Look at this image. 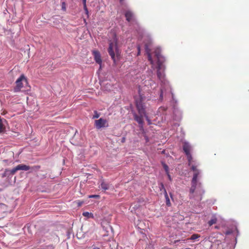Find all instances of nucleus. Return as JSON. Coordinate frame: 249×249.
Listing matches in <instances>:
<instances>
[{
  "label": "nucleus",
  "instance_id": "8",
  "mask_svg": "<svg viewBox=\"0 0 249 249\" xmlns=\"http://www.w3.org/2000/svg\"><path fill=\"white\" fill-rule=\"evenodd\" d=\"M94 125L98 129H101L102 127H107L108 126L107 120L102 118L95 120Z\"/></svg>",
  "mask_w": 249,
  "mask_h": 249
},
{
  "label": "nucleus",
  "instance_id": "39",
  "mask_svg": "<svg viewBox=\"0 0 249 249\" xmlns=\"http://www.w3.org/2000/svg\"><path fill=\"white\" fill-rule=\"evenodd\" d=\"M190 249V248H187V249Z\"/></svg>",
  "mask_w": 249,
  "mask_h": 249
},
{
  "label": "nucleus",
  "instance_id": "4",
  "mask_svg": "<svg viewBox=\"0 0 249 249\" xmlns=\"http://www.w3.org/2000/svg\"><path fill=\"white\" fill-rule=\"evenodd\" d=\"M125 17L126 18V20L128 22L134 21L135 22V30L138 33V35L140 37H143V30L142 29L138 23L135 21V17L133 13L130 10H127L125 12Z\"/></svg>",
  "mask_w": 249,
  "mask_h": 249
},
{
  "label": "nucleus",
  "instance_id": "24",
  "mask_svg": "<svg viewBox=\"0 0 249 249\" xmlns=\"http://www.w3.org/2000/svg\"><path fill=\"white\" fill-rule=\"evenodd\" d=\"M94 114L92 117L93 119L98 118L99 117L100 114L98 113L97 111H94Z\"/></svg>",
  "mask_w": 249,
  "mask_h": 249
},
{
  "label": "nucleus",
  "instance_id": "21",
  "mask_svg": "<svg viewBox=\"0 0 249 249\" xmlns=\"http://www.w3.org/2000/svg\"><path fill=\"white\" fill-rule=\"evenodd\" d=\"M199 237H200V235H199L197 234H194L191 236L190 239H191L192 240H196L197 238H198Z\"/></svg>",
  "mask_w": 249,
  "mask_h": 249
},
{
  "label": "nucleus",
  "instance_id": "18",
  "mask_svg": "<svg viewBox=\"0 0 249 249\" xmlns=\"http://www.w3.org/2000/svg\"><path fill=\"white\" fill-rule=\"evenodd\" d=\"M83 215L85 217H87L88 218H93L94 217L93 214L92 213H89L88 212H84L83 213Z\"/></svg>",
  "mask_w": 249,
  "mask_h": 249
},
{
  "label": "nucleus",
  "instance_id": "3",
  "mask_svg": "<svg viewBox=\"0 0 249 249\" xmlns=\"http://www.w3.org/2000/svg\"><path fill=\"white\" fill-rule=\"evenodd\" d=\"M139 97H136L135 103L137 109L138 111L139 115H144L146 120L147 121L148 124H151V121L147 116L145 111V106L144 104V101L148 100L149 96L146 97L142 93V90L141 89L140 87H139Z\"/></svg>",
  "mask_w": 249,
  "mask_h": 249
},
{
  "label": "nucleus",
  "instance_id": "17",
  "mask_svg": "<svg viewBox=\"0 0 249 249\" xmlns=\"http://www.w3.org/2000/svg\"><path fill=\"white\" fill-rule=\"evenodd\" d=\"M217 218L215 216H213V218L208 221V223L209 226H212L213 224H215L217 222Z\"/></svg>",
  "mask_w": 249,
  "mask_h": 249
},
{
  "label": "nucleus",
  "instance_id": "10",
  "mask_svg": "<svg viewBox=\"0 0 249 249\" xmlns=\"http://www.w3.org/2000/svg\"><path fill=\"white\" fill-rule=\"evenodd\" d=\"M93 54L94 55V60L97 63L100 65V68H101L102 59L100 53L97 51H93Z\"/></svg>",
  "mask_w": 249,
  "mask_h": 249
},
{
  "label": "nucleus",
  "instance_id": "25",
  "mask_svg": "<svg viewBox=\"0 0 249 249\" xmlns=\"http://www.w3.org/2000/svg\"><path fill=\"white\" fill-rule=\"evenodd\" d=\"M166 108L164 107H161L160 108H159V112L160 113H162L163 111H165L166 110Z\"/></svg>",
  "mask_w": 249,
  "mask_h": 249
},
{
  "label": "nucleus",
  "instance_id": "38",
  "mask_svg": "<svg viewBox=\"0 0 249 249\" xmlns=\"http://www.w3.org/2000/svg\"><path fill=\"white\" fill-rule=\"evenodd\" d=\"M84 22H85V23H86V19H84Z\"/></svg>",
  "mask_w": 249,
  "mask_h": 249
},
{
  "label": "nucleus",
  "instance_id": "35",
  "mask_svg": "<svg viewBox=\"0 0 249 249\" xmlns=\"http://www.w3.org/2000/svg\"><path fill=\"white\" fill-rule=\"evenodd\" d=\"M123 1H124V0H120V2L121 3H122Z\"/></svg>",
  "mask_w": 249,
  "mask_h": 249
},
{
  "label": "nucleus",
  "instance_id": "16",
  "mask_svg": "<svg viewBox=\"0 0 249 249\" xmlns=\"http://www.w3.org/2000/svg\"><path fill=\"white\" fill-rule=\"evenodd\" d=\"M164 194L165 197V199H166V205L167 206H169L171 205V203H170V199H169V198L168 197V194H167V193L166 192V189H164Z\"/></svg>",
  "mask_w": 249,
  "mask_h": 249
},
{
  "label": "nucleus",
  "instance_id": "27",
  "mask_svg": "<svg viewBox=\"0 0 249 249\" xmlns=\"http://www.w3.org/2000/svg\"><path fill=\"white\" fill-rule=\"evenodd\" d=\"M233 231L231 230H228L225 232L226 235H229L232 233Z\"/></svg>",
  "mask_w": 249,
  "mask_h": 249
},
{
  "label": "nucleus",
  "instance_id": "26",
  "mask_svg": "<svg viewBox=\"0 0 249 249\" xmlns=\"http://www.w3.org/2000/svg\"><path fill=\"white\" fill-rule=\"evenodd\" d=\"M54 249V247L52 245H49L48 246H47L45 248V249Z\"/></svg>",
  "mask_w": 249,
  "mask_h": 249
},
{
  "label": "nucleus",
  "instance_id": "23",
  "mask_svg": "<svg viewBox=\"0 0 249 249\" xmlns=\"http://www.w3.org/2000/svg\"><path fill=\"white\" fill-rule=\"evenodd\" d=\"M61 9L63 11H66V3L65 1H63L61 3Z\"/></svg>",
  "mask_w": 249,
  "mask_h": 249
},
{
  "label": "nucleus",
  "instance_id": "14",
  "mask_svg": "<svg viewBox=\"0 0 249 249\" xmlns=\"http://www.w3.org/2000/svg\"><path fill=\"white\" fill-rule=\"evenodd\" d=\"M18 171V166H17L16 167H15V168H13L12 169L6 170L5 171V172H6V173L7 174H9V175H13Z\"/></svg>",
  "mask_w": 249,
  "mask_h": 249
},
{
  "label": "nucleus",
  "instance_id": "9",
  "mask_svg": "<svg viewBox=\"0 0 249 249\" xmlns=\"http://www.w3.org/2000/svg\"><path fill=\"white\" fill-rule=\"evenodd\" d=\"M23 81L26 82V79L24 75H21L20 77L17 80L16 83V86L14 88V91L16 92H18L23 87V85L22 83Z\"/></svg>",
  "mask_w": 249,
  "mask_h": 249
},
{
  "label": "nucleus",
  "instance_id": "15",
  "mask_svg": "<svg viewBox=\"0 0 249 249\" xmlns=\"http://www.w3.org/2000/svg\"><path fill=\"white\" fill-rule=\"evenodd\" d=\"M100 186L101 188L104 191L108 190L109 187V184L103 180L101 181Z\"/></svg>",
  "mask_w": 249,
  "mask_h": 249
},
{
  "label": "nucleus",
  "instance_id": "32",
  "mask_svg": "<svg viewBox=\"0 0 249 249\" xmlns=\"http://www.w3.org/2000/svg\"><path fill=\"white\" fill-rule=\"evenodd\" d=\"M99 196L98 195H91L89 196V197L90 198H96L98 197Z\"/></svg>",
  "mask_w": 249,
  "mask_h": 249
},
{
  "label": "nucleus",
  "instance_id": "30",
  "mask_svg": "<svg viewBox=\"0 0 249 249\" xmlns=\"http://www.w3.org/2000/svg\"><path fill=\"white\" fill-rule=\"evenodd\" d=\"M137 49H138V55H140V46H138L137 47Z\"/></svg>",
  "mask_w": 249,
  "mask_h": 249
},
{
  "label": "nucleus",
  "instance_id": "33",
  "mask_svg": "<svg viewBox=\"0 0 249 249\" xmlns=\"http://www.w3.org/2000/svg\"><path fill=\"white\" fill-rule=\"evenodd\" d=\"M144 139L145 140L146 142H149L148 138L147 136H144Z\"/></svg>",
  "mask_w": 249,
  "mask_h": 249
},
{
  "label": "nucleus",
  "instance_id": "31",
  "mask_svg": "<svg viewBox=\"0 0 249 249\" xmlns=\"http://www.w3.org/2000/svg\"><path fill=\"white\" fill-rule=\"evenodd\" d=\"M160 190H161L162 189H163L164 190V189H165V188H164V185L162 183H161L160 185Z\"/></svg>",
  "mask_w": 249,
  "mask_h": 249
},
{
  "label": "nucleus",
  "instance_id": "2",
  "mask_svg": "<svg viewBox=\"0 0 249 249\" xmlns=\"http://www.w3.org/2000/svg\"><path fill=\"white\" fill-rule=\"evenodd\" d=\"M199 165V163L196 161L192 162V164L189 165L191 166V170L194 172L193 177L191 182V187L190 189V197L191 198H194V193L196 192L199 195V196L197 198L198 200L202 199L201 196L204 194L201 183L198 181L199 178L202 177L201 170L197 168Z\"/></svg>",
  "mask_w": 249,
  "mask_h": 249
},
{
  "label": "nucleus",
  "instance_id": "22",
  "mask_svg": "<svg viewBox=\"0 0 249 249\" xmlns=\"http://www.w3.org/2000/svg\"><path fill=\"white\" fill-rule=\"evenodd\" d=\"M162 165L163 166L164 169L166 173H168V172H169V168L168 165L163 162L162 163Z\"/></svg>",
  "mask_w": 249,
  "mask_h": 249
},
{
  "label": "nucleus",
  "instance_id": "19",
  "mask_svg": "<svg viewBox=\"0 0 249 249\" xmlns=\"http://www.w3.org/2000/svg\"><path fill=\"white\" fill-rule=\"evenodd\" d=\"M82 1L84 5V9L86 15H87V17H89V11L86 6V0H82Z\"/></svg>",
  "mask_w": 249,
  "mask_h": 249
},
{
  "label": "nucleus",
  "instance_id": "11",
  "mask_svg": "<svg viewBox=\"0 0 249 249\" xmlns=\"http://www.w3.org/2000/svg\"><path fill=\"white\" fill-rule=\"evenodd\" d=\"M144 117V115H141L140 116L138 115L136 113L134 114V117L135 120H136L139 124L141 125V127L142 128L143 127V117Z\"/></svg>",
  "mask_w": 249,
  "mask_h": 249
},
{
  "label": "nucleus",
  "instance_id": "37",
  "mask_svg": "<svg viewBox=\"0 0 249 249\" xmlns=\"http://www.w3.org/2000/svg\"><path fill=\"white\" fill-rule=\"evenodd\" d=\"M124 138H123V140H122V142H124Z\"/></svg>",
  "mask_w": 249,
  "mask_h": 249
},
{
  "label": "nucleus",
  "instance_id": "6",
  "mask_svg": "<svg viewBox=\"0 0 249 249\" xmlns=\"http://www.w3.org/2000/svg\"><path fill=\"white\" fill-rule=\"evenodd\" d=\"M152 40L150 38H149L148 41L145 43L144 47L146 53L147 54L148 56V59L150 61L151 64L152 65V68H154L155 63L154 61L153 60L152 57L150 49V47H151L152 45Z\"/></svg>",
  "mask_w": 249,
  "mask_h": 249
},
{
  "label": "nucleus",
  "instance_id": "36",
  "mask_svg": "<svg viewBox=\"0 0 249 249\" xmlns=\"http://www.w3.org/2000/svg\"><path fill=\"white\" fill-rule=\"evenodd\" d=\"M93 249H100L98 247H95V248H94Z\"/></svg>",
  "mask_w": 249,
  "mask_h": 249
},
{
  "label": "nucleus",
  "instance_id": "5",
  "mask_svg": "<svg viewBox=\"0 0 249 249\" xmlns=\"http://www.w3.org/2000/svg\"><path fill=\"white\" fill-rule=\"evenodd\" d=\"M182 144V148L184 152L187 156L188 161V165H191L192 164V162H194V160H193L192 156L191 154V152L193 150V147L188 142L186 141H184Z\"/></svg>",
  "mask_w": 249,
  "mask_h": 249
},
{
  "label": "nucleus",
  "instance_id": "28",
  "mask_svg": "<svg viewBox=\"0 0 249 249\" xmlns=\"http://www.w3.org/2000/svg\"><path fill=\"white\" fill-rule=\"evenodd\" d=\"M166 175H167V176H168V179H169L170 181H171V180H172V178H171V175H170V174H169V172H168V173H166Z\"/></svg>",
  "mask_w": 249,
  "mask_h": 249
},
{
  "label": "nucleus",
  "instance_id": "29",
  "mask_svg": "<svg viewBox=\"0 0 249 249\" xmlns=\"http://www.w3.org/2000/svg\"><path fill=\"white\" fill-rule=\"evenodd\" d=\"M139 207V206H138L137 205H134V207H132V206H131V211H133V209H137Z\"/></svg>",
  "mask_w": 249,
  "mask_h": 249
},
{
  "label": "nucleus",
  "instance_id": "12",
  "mask_svg": "<svg viewBox=\"0 0 249 249\" xmlns=\"http://www.w3.org/2000/svg\"><path fill=\"white\" fill-rule=\"evenodd\" d=\"M143 84L145 87L149 88V87H152L153 85H156L155 82L151 79L145 80Z\"/></svg>",
  "mask_w": 249,
  "mask_h": 249
},
{
  "label": "nucleus",
  "instance_id": "1",
  "mask_svg": "<svg viewBox=\"0 0 249 249\" xmlns=\"http://www.w3.org/2000/svg\"><path fill=\"white\" fill-rule=\"evenodd\" d=\"M154 53L156 60L157 61V76L161 82V89L159 100L162 101L163 96L166 97L170 94H171L172 97L174 100V95L172 92L170 86L165 78L164 73L161 71L162 69H164V66L163 65V63L165 61V59L160 54V48H156Z\"/></svg>",
  "mask_w": 249,
  "mask_h": 249
},
{
  "label": "nucleus",
  "instance_id": "34",
  "mask_svg": "<svg viewBox=\"0 0 249 249\" xmlns=\"http://www.w3.org/2000/svg\"><path fill=\"white\" fill-rule=\"evenodd\" d=\"M83 202H79L78 203V206H80L82 204Z\"/></svg>",
  "mask_w": 249,
  "mask_h": 249
},
{
  "label": "nucleus",
  "instance_id": "7",
  "mask_svg": "<svg viewBox=\"0 0 249 249\" xmlns=\"http://www.w3.org/2000/svg\"><path fill=\"white\" fill-rule=\"evenodd\" d=\"M117 41H115L109 43V47L108 48V52L114 63H115L116 61L115 52L117 51Z\"/></svg>",
  "mask_w": 249,
  "mask_h": 249
},
{
  "label": "nucleus",
  "instance_id": "13",
  "mask_svg": "<svg viewBox=\"0 0 249 249\" xmlns=\"http://www.w3.org/2000/svg\"><path fill=\"white\" fill-rule=\"evenodd\" d=\"M18 170L28 171L31 169V167L25 164H21L17 165Z\"/></svg>",
  "mask_w": 249,
  "mask_h": 249
},
{
  "label": "nucleus",
  "instance_id": "20",
  "mask_svg": "<svg viewBox=\"0 0 249 249\" xmlns=\"http://www.w3.org/2000/svg\"><path fill=\"white\" fill-rule=\"evenodd\" d=\"M5 131V127L1 120H0V133L4 132Z\"/></svg>",
  "mask_w": 249,
  "mask_h": 249
}]
</instances>
